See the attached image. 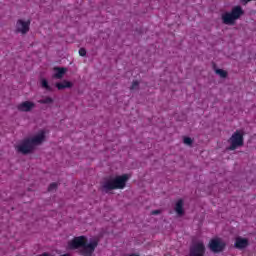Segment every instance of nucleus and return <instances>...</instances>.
<instances>
[{
  "instance_id": "obj_1",
  "label": "nucleus",
  "mask_w": 256,
  "mask_h": 256,
  "mask_svg": "<svg viewBox=\"0 0 256 256\" xmlns=\"http://www.w3.org/2000/svg\"><path fill=\"white\" fill-rule=\"evenodd\" d=\"M97 245H99V242H97L95 240L88 243L87 237H85V236L75 237L73 240H71L68 243V247L70 249H80L79 253L82 256L93 255V253H95V249H97Z\"/></svg>"
},
{
  "instance_id": "obj_2",
  "label": "nucleus",
  "mask_w": 256,
  "mask_h": 256,
  "mask_svg": "<svg viewBox=\"0 0 256 256\" xmlns=\"http://www.w3.org/2000/svg\"><path fill=\"white\" fill-rule=\"evenodd\" d=\"M43 141H45V131L42 130L32 138H25L22 140V142L18 144L15 149L22 155H29V153H33L35 147H37V145H41Z\"/></svg>"
},
{
  "instance_id": "obj_3",
  "label": "nucleus",
  "mask_w": 256,
  "mask_h": 256,
  "mask_svg": "<svg viewBox=\"0 0 256 256\" xmlns=\"http://www.w3.org/2000/svg\"><path fill=\"white\" fill-rule=\"evenodd\" d=\"M127 181H129V175L123 174L121 176H116L114 178H110L103 184V189L106 191H115L116 189H125L127 185Z\"/></svg>"
},
{
  "instance_id": "obj_4",
  "label": "nucleus",
  "mask_w": 256,
  "mask_h": 256,
  "mask_svg": "<svg viewBox=\"0 0 256 256\" xmlns=\"http://www.w3.org/2000/svg\"><path fill=\"white\" fill-rule=\"evenodd\" d=\"M245 15V11L241 6H235L230 12L222 14V22L224 25H235L238 19H241Z\"/></svg>"
},
{
  "instance_id": "obj_5",
  "label": "nucleus",
  "mask_w": 256,
  "mask_h": 256,
  "mask_svg": "<svg viewBox=\"0 0 256 256\" xmlns=\"http://www.w3.org/2000/svg\"><path fill=\"white\" fill-rule=\"evenodd\" d=\"M243 131L236 130L232 136L229 138L228 143L230 146L228 147L229 151H235V149H239V147H243L245 143V138L243 137Z\"/></svg>"
},
{
  "instance_id": "obj_6",
  "label": "nucleus",
  "mask_w": 256,
  "mask_h": 256,
  "mask_svg": "<svg viewBox=\"0 0 256 256\" xmlns=\"http://www.w3.org/2000/svg\"><path fill=\"white\" fill-rule=\"evenodd\" d=\"M208 247L212 253H223L227 247V243L221 238H213L210 240Z\"/></svg>"
},
{
  "instance_id": "obj_7",
  "label": "nucleus",
  "mask_w": 256,
  "mask_h": 256,
  "mask_svg": "<svg viewBox=\"0 0 256 256\" xmlns=\"http://www.w3.org/2000/svg\"><path fill=\"white\" fill-rule=\"evenodd\" d=\"M31 26V21H23L22 19L18 20L16 23V32L22 33V35H26V33H29V29Z\"/></svg>"
},
{
  "instance_id": "obj_8",
  "label": "nucleus",
  "mask_w": 256,
  "mask_h": 256,
  "mask_svg": "<svg viewBox=\"0 0 256 256\" xmlns=\"http://www.w3.org/2000/svg\"><path fill=\"white\" fill-rule=\"evenodd\" d=\"M234 247L235 249H239L240 251L243 249H247V247H249V239L243 238L241 236L236 237Z\"/></svg>"
},
{
  "instance_id": "obj_9",
  "label": "nucleus",
  "mask_w": 256,
  "mask_h": 256,
  "mask_svg": "<svg viewBox=\"0 0 256 256\" xmlns=\"http://www.w3.org/2000/svg\"><path fill=\"white\" fill-rule=\"evenodd\" d=\"M35 108V103L31 101H25L18 105V111H23L24 113H29Z\"/></svg>"
},
{
  "instance_id": "obj_10",
  "label": "nucleus",
  "mask_w": 256,
  "mask_h": 256,
  "mask_svg": "<svg viewBox=\"0 0 256 256\" xmlns=\"http://www.w3.org/2000/svg\"><path fill=\"white\" fill-rule=\"evenodd\" d=\"M54 71H56L53 75L54 79H63V76L67 73V68L54 67Z\"/></svg>"
},
{
  "instance_id": "obj_11",
  "label": "nucleus",
  "mask_w": 256,
  "mask_h": 256,
  "mask_svg": "<svg viewBox=\"0 0 256 256\" xmlns=\"http://www.w3.org/2000/svg\"><path fill=\"white\" fill-rule=\"evenodd\" d=\"M175 212L177 213V215H179V217L185 215V210H183V199H179L176 202Z\"/></svg>"
},
{
  "instance_id": "obj_12",
  "label": "nucleus",
  "mask_w": 256,
  "mask_h": 256,
  "mask_svg": "<svg viewBox=\"0 0 256 256\" xmlns=\"http://www.w3.org/2000/svg\"><path fill=\"white\" fill-rule=\"evenodd\" d=\"M56 87L59 91H62V89H71V87H73V83L64 80L63 82L56 83Z\"/></svg>"
},
{
  "instance_id": "obj_13",
  "label": "nucleus",
  "mask_w": 256,
  "mask_h": 256,
  "mask_svg": "<svg viewBox=\"0 0 256 256\" xmlns=\"http://www.w3.org/2000/svg\"><path fill=\"white\" fill-rule=\"evenodd\" d=\"M41 105H49V103H53V98L51 97H46L44 99H41L38 101Z\"/></svg>"
},
{
  "instance_id": "obj_14",
  "label": "nucleus",
  "mask_w": 256,
  "mask_h": 256,
  "mask_svg": "<svg viewBox=\"0 0 256 256\" xmlns=\"http://www.w3.org/2000/svg\"><path fill=\"white\" fill-rule=\"evenodd\" d=\"M41 85L43 89H46V91H51V86H49V82H47V79H42Z\"/></svg>"
},
{
  "instance_id": "obj_15",
  "label": "nucleus",
  "mask_w": 256,
  "mask_h": 256,
  "mask_svg": "<svg viewBox=\"0 0 256 256\" xmlns=\"http://www.w3.org/2000/svg\"><path fill=\"white\" fill-rule=\"evenodd\" d=\"M216 74L219 75L222 79H225V77H227V71L223 69H216Z\"/></svg>"
},
{
  "instance_id": "obj_16",
  "label": "nucleus",
  "mask_w": 256,
  "mask_h": 256,
  "mask_svg": "<svg viewBox=\"0 0 256 256\" xmlns=\"http://www.w3.org/2000/svg\"><path fill=\"white\" fill-rule=\"evenodd\" d=\"M185 145H193V140L189 137H184Z\"/></svg>"
},
{
  "instance_id": "obj_17",
  "label": "nucleus",
  "mask_w": 256,
  "mask_h": 256,
  "mask_svg": "<svg viewBox=\"0 0 256 256\" xmlns=\"http://www.w3.org/2000/svg\"><path fill=\"white\" fill-rule=\"evenodd\" d=\"M57 189V183H51L48 187V191H55Z\"/></svg>"
},
{
  "instance_id": "obj_18",
  "label": "nucleus",
  "mask_w": 256,
  "mask_h": 256,
  "mask_svg": "<svg viewBox=\"0 0 256 256\" xmlns=\"http://www.w3.org/2000/svg\"><path fill=\"white\" fill-rule=\"evenodd\" d=\"M79 55L80 57H85V55H87V50H85V48H80Z\"/></svg>"
},
{
  "instance_id": "obj_19",
  "label": "nucleus",
  "mask_w": 256,
  "mask_h": 256,
  "mask_svg": "<svg viewBox=\"0 0 256 256\" xmlns=\"http://www.w3.org/2000/svg\"><path fill=\"white\" fill-rule=\"evenodd\" d=\"M137 87H139V82L138 81H134L133 83H132V86H131V90H133V89H137Z\"/></svg>"
},
{
  "instance_id": "obj_20",
  "label": "nucleus",
  "mask_w": 256,
  "mask_h": 256,
  "mask_svg": "<svg viewBox=\"0 0 256 256\" xmlns=\"http://www.w3.org/2000/svg\"><path fill=\"white\" fill-rule=\"evenodd\" d=\"M161 214V210H153L151 212V215H160Z\"/></svg>"
},
{
  "instance_id": "obj_21",
  "label": "nucleus",
  "mask_w": 256,
  "mask_h": 256,
  "mask_svg": "<svg viewBox=\"0 0 256 256\" xmlns=\"http://www.w3.org/2000/svg\"><path fill=\"white\" fill-rule=\"evenodd\" d=\"M243 1L245 4H247V3H251V1H253V0H243Z\"/></svg>"
},
{
  "instance_id": "obj_22",
  "label": "nucleus",
  "mask_w": 256,
  "mask_h": 256,
  "mask_svg": "<svg viewBox=\"0 0 256 256\" xmlns=\"http://www.w3.org/2000/svg\"><path fill=\"white\" fill-rule=\"evenodd\" d=\"M129 256H139V254H130Z\"/></svg>"
}]
</instances>
